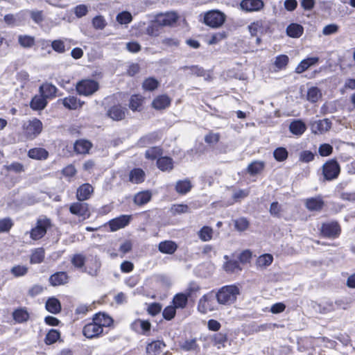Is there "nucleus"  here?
<instances>
[{
  "instance_id": "f257e3e1",
  "label": "nucleus",
  "mask_w": 355,
  "mask_h": 355,
  "mask_svg": "<svg viewBox=\"0 0 355 355\" xmlns=\"http://www.w3.org/2000/svg\"><path fill=\"white\" fill-rule=\"evenodd\" d=\"M240 294L239 288L234 285L221 287L215 294L219 304L230 305L234 303Z\"/></svg>"
},
{
  "instance_id": "f03ea898",
  "label": "nucleus",
  "mask_w": 355,
  "mask_h": 355,
  "mask_svg": "<svg viewBox=\"0 0 355 355\" xmlns=\"http://www.w3.org/2000/svg\"><path fill=\"white\" fill-rule=\"evenodd\" d=\"M51 227V219L46 216H41L37 220L35 227L30 231V237L35 241L39 240L45 236L47 230Z\"/></svg>"
},
{
  "instance_id": "7ed1b4c3",
  "label": "nucleus",
  "mask_w": 355,
  "mask_h": 355,
  "mask_svg": "<svg viewBox=\"0 0 355 355\" xmlns=\"http://www.w3.org/2000/svg\"><path fill=\"white\" fill-rule=\"evenodd\" d=\"M226 19L225 15L218 10H211L204 14L203 22L208 26L217 28L223 26Z\"/></svg>"
},
{
  "instance_id": "20e7f679",
  "label": "nucleus",
  "mask_w": 355,
  "mask_h": 355,
  "mask_svg": "<svg viewBox=\"0 0 355 355\" xmlns=\"http://www.w3.org/2000/svg\"><path fill=\"white\" fill-rule=\"evenodd\" d=\"M216 295L213 292H209L204 295L198 304V310L201 313L205 314L209 311L217 310V304L215 302Z\"/></svg>"
},
{
  "instance_id": "39448f33",
  "label": "nucleus",
  "mask_w": 355,
  "mask_h": 355,
  "mask_svg": "<svg viewBox=\"0 0 355 355\" xmlns=\"http://www.w3.org/2000/svg\"><path fill=\"white\" fill-rule=\"evenodd\" d=\"M42 123L37 119H33L30 120L23 125V130L25 136L28 139H34L42 130Z\"/></svg>"
},
{
  "instance_id": "423d86ee",
  "label": "nucleus",
  "mask_w": 355,
  "mask_h": 355,
  "mask_svg": "<svg viewBox=\"0 0 355 355\" xmlns=\"http://www.w3.org/2000/svg\"><path fill=\"white\" fill-rule=\"evenodd\" d=\"M69 209L71 214L78 217L80 221L85 220L90 216L89 205L83 201L71 203Z\"/></svg>"
},
{
  "instance_id": "0eeeda50",
  "label": "nucleus",
  "mask_w": 355,
  "mask_h": 355,
  "mask_svg": "<svg viewBox=\"0 0 355 355\" xmlns=\"http://www.w3.org/2000/svg\"><path fill=\"white\" fill-rule=\"evenodd\" d=\"M76 88L80 95L90 96L98 90V83L94 80H82L76 84Z\"/></svg>"
},
{
  "instance_id": "6e6552de",
  "label": "nucleus",
  "mask_w": 355,
  "mask_h": 355,
  "mask_svg": "<svg viewBox=\"0 0 355 355\" xmlns=\"http://www.w3.org/2000/svg\"><path fill=\"white\" fill-rule=\"evenodd\" d=\"M340 172L339 164L335 159L327 162L322 166V174L326 180L336 179Z\"/></svg>"
},
{
  "instance_id": "1a4fd4ad",
  "label": "nucleus",
  "mask_w": 355,
  "mask_h": 355,
  "mask_svg": "<svg viewBox=\"0 0 355 355\" xmlns=\"http://www.w3.org/2000/svg\"><path fill=\"white\" fill-rule=\"evenodd\" d=\"M320 232L324 237L335 239L340 234L341 228L337 222H329L322 225Z\"/></svg>"
},
{
  "instance_id": "9d476101",
  "label": "nucleus",
  "mask_w": 355,
  "mask_h": 355,
  "mask_svg": "<svg viewBox=\"0 0 355 355\" xmlns=\"http://www.w3.org/2000/svg\"><path fill=\"white\" fill-rule=\"evenodd\" d=\"M331 122L328 119L315 120L310 122L311 132L315 135H322L330 130Z\"/></svg>"
},
{
  "instance_id": "9b49d317",
  "label": "nucleus",
  "mask_w": 355,
  "mask_h": 355,
  "mask_svg": "<svg viewBox=\"0 0 355 355\" xmlns=\"http://www.w3.org/2000/svg\"><path fill=\"white\" fill-rule=\"evenodd\" d=\"M239 6L245 12H258L263 8L264 3L262 0H242Z\"/></svg>"
},
{
  "instance_id": "f8f14e48",
  "label": "nucleus",
  "mask_w": 355,
  "mask_h": 355,
  "mask_svg": "<svg viewBox=\"0 0 355 355\" xmlns=\"http://www.w3.org/2000/svg\"><path fill=\"white\" fill-rule=\"evenodd\" d=\"M102 332L103 328L94 319L93 322L86 324L83 330L84 336L88 338L98 336Z\"/></svg>"
},
{
  "instance_id": "ddd939ff",
  "label": "nucleus",
  "mask_w": 355,
  "mask_h": 355,
  "mask_svg": "<svg viewBox=\"0 0 355 355\" xmlns=\"http://www.w3.org/2000/svg\"><path fill=\"white\" fill-rule=\"evenodd\" d=\"M199 290L198 286L194 285L193 287H190L187 295L183 293L177 294L173 298V304L175 309H183L186 306L188 301V297L191 295L193 291H197Z\"/></svg>"
},
{
  "instance_id": "4468645a",
  "label": "nucleus",
  "mask_w": 355,
  "mask_h": 355,
  "mask_svg": "<svg viewBox=\"0 0 355 355\" xmlns=\"http://www.w3.org/2000/svg\"><path fill=\"white\" fill-rule=\"evenodd\" d=\"M155 18L157 19L158 24H160L162 27H164L169 26L175 24L178 19V16L175 12H169L159 14Z\"/></svg>"
},
{
  "instance_id": "2eb2a0df",
  "label": "nucleus",
  "mask_w": 355,
  "mask_h": 355,
  "mask_svg": "<svg viewBox=\"0 0 355 355\" xmlns=\"http://www.w3.org/2000/svg\"><path fill=\"white\" fill-rule=\"evenodd\" d=\"M94 193V187L89 183L80 185L76 191V198L78 201H85L90 198Z\"/></svg>"
},
{
  "instance_id": "dca6fc26",
  "label": "nucleus",
  "mask_w": 355,
  "mask_h": 355,
  "mask_svg": "<svg viewBox=\"0 0 355 355\" xmlns=\"http://www.w3.org/2000/svg\"><path fill=\"white\" fill-rule=\"evenodd\" d=\"M130 220V216L121 215L115 218L109 222V226L111 231L114 232L119 229L125 227L128 225Z\"/></svg>"
},
{
  "instance_id": "f3484780",
  "label": "nucleus",
  "mask_w": 355,
  "mask_h": 355,
  "mask_svg": "<svg viewBox=\"0 0 355 355\" xmlns=\"http://www.w3.org/2000/svg\"><path fill=\"white\" fill-rule=\"evenodd\" d=\"M268 27V24L266 21L260 19L251 23L248 28L252 36H256L258 33H266Z\"/></svg>"
},
{
  "instance_id": "a211bd4d",
  "label": "nucleus",
  "mask_w": 355,
  "mask_h": 355,
  "mask_svg": "<svg viewBox=\"0 0 355 355\" xmlns=\"http://www.w3.org/2000/svg\"><path fill=\"white\" fill-rule=\"evenodd\" d=\"M49 280L51 286H58L67 284L69 276L66 272H57L51 275Z\"/></svg>"
},
{
  "instance_id": "6ab92c4d",
  "label": "nucleus",
  "mask_w": 355,
  "mask_h": 355,
  "mask_svg": "<svg viewBox=\"0 0 355 355\" xmlns=\"http://www.w3.org/2000/svg\"><path fill=\"white\" fill-rule=\"evenodd\" d=\"M324 205V202L320 196L307 198L305 201V206L306 209L311 211H320L322 210Z\"/></svg>"
},
{
  "instance_id": "aec40b11",
  "label": "nucleus",
  "mask_w": 355,
  "mask_h": 355,
  "mask_svg": "<svg viewBox=\"0 0 355 355\" xmlns=\"http://www.w3.org/2000/svg\"><path fill=\"white\" fill-rule=\"evenodd\" d=\"M180 348L185 352H198L200 347L196 338L186 339L179 343Z\"/></svg>"
},
{
  "instance_id": "412c9836",
  "label": "nucleus",
  "mask_w": 355,
  "mask_h": 355,
  "mask_svg": "<svg viewBox=\"0 0 355 355\" xmlns=\"http://www.w3.org/2000/svg\"><path fill=\"white\" fill-rule=\"evenodd\" d=\"M319 61L318 57H311L302 60L295 68L297 73H302L308 69L310 67L316 64Z\"/></svg>"
},
{
  "instance_id": "4be33fe9",
  "label": "nucleus",
  "mask_w": 355,
  "mask_h": 355,
  "mask_svg": "<svg viewBox=\"0 0 355 355\" xmlns=\"http://www.w3.org/2000/svg\"><path fill=\"white\" fill-rule=\"evenodd\" d=\"M165 347V343L162 340L153 341L146 346V352L150 355H157Z\"/></svg>"
},
{
  "instance_id": "5701e85b",
  "label": "nucleus",
  "mask_w": 355,
  "mask_h": 355,
  "mask_svg": "<svg viewBox=\"0 0 355 355\" xmlns=\"http://www.w3.org/2000/svg\"><path fill=\"white\" fill-rule=\"evenodd\" d=\"M178 248L177 244L172 241H162L158 245V250L164 254H172Z\"/></svg>"
},
{
  "instance_id": "b1692460",
  "label": "nucleus",
  "mask_w": 355,
  "mask_h": 355,
  "mask_svg": "<svg viewBox=\"0 0 355 355\" xmlns=\"http://www.w3.org/2000/svg\"><path fill=\"white\" fill-rule=\"evenodd\" d=\"M56 92V87L50 83H44L40 87V93L46 99L55 97Z\"/></svg>"
},
{
  "instance_id": "393cba45",
  "label": "nucleus",
  "mask_w": 355,
  "mask_h": 355,
  "mask_svg": "<svg viewBox=\"0 0 355 355\" xmlns=\"http://www.w3.org/2000/svg\"><path fill=\"white\" fill-rule=\"evenodd\" d=\"M60 101L62 102L64 107L69 110H76L83 105V103L75 96H70L60 100Z\"/></svg>"
},
{
  "instance_id": "a878e982",
  "label": "nucleus",
  "mask_w": 355,
  "mask_h": 355,
  "mask_svg": "<svg viewBox=\"0 0 355 355\" xmlns=\"http://www.w3.org/2000/svg\"><path fill=\"white\" fill-rule=\"evenodd\" d=\"M289 130L293 135L300 136L306 130V125L302 120H295L290 123Z\"/></svg>"
},
{
  "instance_id": "bb28decb",
  "label": "nucleus",
  "mask_w": 355,
  "mask_h": 355,
  "mask_svg": "<svg viewBox=\"0 0 355 355\" xmlns=\"http://www.w3.org/2000/svg\"><path fill=\"white\" fill-rule=\"evenodd\" d=\"M146 174L141 168H134L130 171L129 180L133 184H140L145 180Z\"/></svg>"
},
{
  "instance_id": "cd10ccee",
  "label": "nucleus",
  "mask_w": 355,
  "mask_h": 355,
  "mask_svg": "<svg viewBox=\"0 0 355 355\" xmlns=\"http://www.w3.org/2000/svg\"><path fill=\"white\" fill-rule=\"evenodd\" d=\"M170 103L171 99L168 96L160 95L153 100L152 105L156 110H162L168 107Z\"/></svg>"
},
{
  "instance_id": "c85d7f7f",
  "label": "nucleus",
  "mask_w": 355,
  "mask_h": 355,
  "mask_svg": "<svg viewBox=\"0 0 355 355\" xmlns=\"http://www.w3.org/2000/svg\"><path fill=\"white\" fill-rule=\"evenodd\" d=\"M92 144L90 141L85 139H80L74 144V150L78 154H86L92 148Z\"/></svg>"
},
{
  "instance_id": "c756f323",
  "label": "nucleus",
  "mask_w": 355,
  "mask_h": 355,
  "mask_svg": "<svg viewBox=\"0 0 355 355\" xmlns=\"http://www.w3.org/2000/svg\"><path fill=\"white\" fill-rule=\"evenodd\" d=\"M45 258V250L43 248H35L32 250L30 257V263L31 264H37L43 262Z\"/></svg>"
},
{
  "instance_id": "7c9ffc66",
  "label": "nucleus",
  "mask_w": 355,
  "mask_h": 355,
  "mask_svg": "<svg viewBox=\"0 0 355 355\" xmlns=\"http://www.w3.org/2000/svg\"><path fill=\"white\" fill-rule=\"evenodd\" d=\"M157 166L162 171H170L173 168V162L169 157H161L157 160Z\"/></svg>"
},
{
  "instance_id": "2f4dec72",
  "label": "nucleus",
  "mask_w": 355,
  "mask_h": 355,
  "mask_svg": "<svg viewBox=\"0 0 355 355\" xmlns=\"http://www.w3.org/2000/svg\"><path fill=\"white\" fill-rule=\"evenodd\" d=\"M45 307L49 312L53 314H57L61 311V304L60 301L54 297L47 300Z\"/></svg>"
},
{
  "instance_id": "473e14b6",
  "label": "nucleus",
  "mask_w": 355,
  "mask_h": 355,
  "mask_svg": "<svg viewBox=\"0 0 355 355\" xmlns=\"http://www.w3.org/2000/svg\"><path fill=\"white\" fill-rule=\"evenodd\" d=\"M125 109L121 106H114L107 112V115L114 121H120L125 118Z\"/></svg>"
},
{
  "instance_id": "72a5a7b5",
  "label": "nucleus",
  "mask_w": 355,
  "mask_h": 355,
  "mask_svg": "<svg viewBox=\"0 0 355 355\" xmlns=\"http://www.w3.org/2000/svg\"><path fill=\"white\" fill-rule=\"evenodd\" d=\"M48 155V152L42 148H32L28 152V157L34 159H45L47 158Z\"/></svg>"
},
{
  "instance_id": "f704fd0d",
  "label": "nucleus",
  "mask_w": 355,
  "mask_h": 355,
  "mask_svg": "<svg viewBox=\"0 0 355 355\" xmlns=\"http://www.w3.org/2000/svg\"><path fill=\"white\" fill-rule=\"evenodd\" d=\"M322 98L321 90L317 87H311L307 91L306 99L309 102L314 103L318 102Z\"/></svg>"
},
{
  "instance_id": "c9c22d12",
  "label": "nucleus",
  "mask_w": 355,
  "mask_h": 355,
  "mask_svg": "<svg viewBox=\"0 0 355 355\" xmlns=\"http://www.w3.org/2000/svg\"><path fill=\"white\" fill-rule=\"evenodd\" d=\"M46 99L41 94L33 98L31 101V107L35 110H41L46 107Z\"/></svg>"
},
{
  "instance_id": "e433bc0d",
  "label": "nucleus",
  "mask_w": 355,
  "mask_h": 355,
  "mask_svg": "<svg viewBox=\"0 0 355 355\" xmlns=\"http://www.w3.org/2000/svg\"><path fill=\"white\" fill-rule=\"evenodd\" d=\"M162 26L158 24L157 19L155 18L151 21L146 28V33L151 37H157L161 33Z\"/></svg>"
},
{
  "instance_id": "4c0bfd02",
  "label": "nucleus",
  "mask_w": 355,
  "mask_h": 355,
  "mask_svg": "<svg viewBox=\"0 0 355 355\" xmlns=\"http://www.w3.org/2000/svg\"><path fill=\"white\" fill-rule=\"evenodd\" d=\"M303 27L297 24H291L286 28L287 35L289 37L297 38L303 33Z\"/></svg>"
},
{
  "instance_id": "58836bf2",
  "label": "nucleus",
  "mask_w": 355,
  "mask_h": 355,
  "mask_svg": "<svg viewBox=\"0 0 355 355\" xmlns=\"http://www.w3.org/2000/svg\"><path fill=\"white\" fill-rule=\"evenodd\" d=\"M13 319L19 323L26 322L29 318V313L26 309L21 308L16 309L12 313Z\"/></svg>"
},
{
  "instance_id": "ea45409f",
  "label": "nucleus",
  "mask_w": 355,
  "mask_h": 355,
  "mask_svg": "<svg viewBox=\"0 0 355 355\" xmlns=\"http://www.w3.org/2000/svg\"><path fill=\"white\" fill-rule=\"evenodd\" d=\"M264 166L265 164L263 162L254 161L248 165L247 171L248 173H250L252 175H254L261 172L263 170Z\"/></svg>"
},
{
  "instance_id": "a19ab883",
  "label": "nucleus",
  "mask_w": 355,
  "mask_h": 355,
  "mask_svg": "<svg viewBox=\"0 0 355 355\" xmlns=\"http://www.w3.org/2000/svg\"><path fill=\"white\" fill-rule=\"evenodd\" d=\"M151 193L149 191H142L137 193L134 197V202L138 205H143L150 201Z\"/></svg>"
},
{
  "instance_id": "79ce46f5",
  "label": "nucleus",
  "mask_w": 355,
  "mask_h": 355,
  "mask_svg": "<svg viewBox=\"0 0 355 355\" xmlns=\"http://www.w3.org/2000/svg\"><path fill=\"white\" fill-rule=\"evenodd\" d=\"M214 230L208 226L202 227L198 233V237L202 241H209L212 239Z\"/></svg>"
},
{
  "instance_id": "37998d69",
  "label": "nucleus",
  "mask_w": 355,
  "mask_h": 355,
  "mask_svg": "<svg viewBox=\"0 0 355 355\" xmlns=\"http://www.w3.org/2000/svg\"><path fill=\"white\" fill-rule=\"evenodd\" d=\"M191 189V184L189 180H180L177 182L175 189L178 193L185 194Z\"/></svg>"
},
{
  "instance_id": "c03bdc74",
  "label": "nucleus",
  "mask_w": 355,
  "mask_h": 355,
  "mask_svg": "<svg viewBox=\"0 0 355 355\" xmlns=\"http://www.w3.org/2000/svg\"><path fill=\"white\" fill-rule=\"evenodd\" d=\"M162 155V149L159 146L151 147L145 153V157L148 159L155 160Z\"/></svg>"
},
{
  "instance_id": "a18cd8bd",
  "label": "nucleus",
  "mask_w": 355,
  "mask_h": 355,
  "mask_svg": "<svg viewBox=\"0 0 355 355\" xmlns=\"http://www.w3.org/2000/svg\"><path fill=\"white\" fill-rule=\"evenodd\" d=\"M144 101V98L140 95H132L130 100L129 107L132 111H139Z\"/></svg>"
},
{
  "instance_id": "49530a36",
  "label": "nucleus",
  "mask_w": 355,
  "mask_h": 355,
  "mask_svg": "<svg viewBox=\"0 0 355 355\" xmlns=\"http://www.w3.org/2000/svg\"><path fill=\"white\" fill-rule=\"evenodd\" d=\"M18 42L24 48H31L35 44V38L33 36L21 35L18 37Z\"/></svg>"
},
{
  "instance_id": "de8ad7c7",
  "label": "nucleus",
  "mask_w": 355,
  "mask_h": 355,
  "mask_svg": "<svg viewBox=\"0 0 355 355\" xmlns=\"http://www.w3.org/2000/svg\"><path fill=\"white\" fill-rule=\"evenodd\" d=\"M85 260V256L83 254H76L72 257L71 262L76 268H83Z\"/></svg>"
},
{
  "instance_id": "09e8293b",
  "label": "nucleus",
  "mask_w": 355,
  "mask_h": 355,
  "mask_svg": "<svg viewBox=\"0 0 355 355\" xmlns=\"http://www.w3.org/2000/svg\"><path fill=\"white\" fill-rule=\"evenodd\" d=\"M94 320L101 324V327L109 326L112 322V319L104 313H98L94 316Z\"/></svg>"
},
{
  "instance_id": "8fccbe9b",
  "label": "nucleus",
  "mask_w": 355,
  "mask_h": 355,
  "mask_svg": "<svg viewBox=\"0 0 355 355\" xmlns=\"http://www.w3.org/2000/svg\"><path fill=\"white\" fill-rule=\"evenodd\" d=\"M289 61V58L286 55H279L276 57L275 60V66L278 69L281 70L285 69L286 65L288 64Z\"/></svg>"
},
{
  "instance_id": "3c124183",
  "label": "nucleus",
  "mask_w": 355,
  "mask_h": 355,
  "mask_svg": "<svg viewBox=\"0 0 355 355\" xmlns=\"http://www.w3.org/2000/svg\"><path fill=\"white\" fill-rule=\"evenodd\" d=\"M272 261H273V257L271 254H265L260 256L257 259V263L259 267L265 268L266 266H270L272 263Z\"/></svg>"
},
{
  "instance_id": "603ef678",
  "label": "nucleus",
  "mask_w": 355,
  "mask_h": 355,
  "mask_svg": "<svg viewBox=\"0 0 355 355\" xmlns=\"http://www.w3.org/2000/svg\"><path fill=\"white\" fill-rule=\"evenodd\" d=\"M60 338V333L55 329L50 330L46 336L45 343L51 345L55 343Z\"/></svg>"
},
{
  "instance_id": "864d4df0",
  "label": "nucleus",
  "mask_w": 355,
  "mask_h": 355,
  "mask_svg": "<svg viewBox=\"0 0 355 355\" xmlns=\"http://www.w3.org/2000/svg\"><path fill=\"white\" fill-rule=\"evenodd\" d=\"M28 271V267L21 265L15 266L10 270L11 273L16 277L24 276L27 274Z\"/></svg>"
},
{
  "instance_id": "5fc2aeb1",
  "label": "nucleus",
  "mask_w": 355,
  "mask_h": 355,
  "mask_svg": "<svg viewBox=\"0 0 355 355\" xmlns=\"http://www.w3.org/2000/svg\"><path fill=\"white\" fill-rule=\"evenodd\" d=\"M273 155L277 161L282 162L288 157V151L285 148L279 147L275 150Z\"/></svg>"
},
{
  "instance_id": "6e6d98bb",
  "label": "nucleus",
  "mask_w": 355,
  "mask_h": 355,
  "mask_svg": "<svg viewBox=\"0 0 355 355\" xmlns=\"http://www.w3.org/2000/svg\"><path fill=\"white\" fill-rule=\"evenodd\" d=\"M340 306H341L340 301H336L335 302H327L324 304V306L322 307V310H320V312L323 313L331 312V311H335Z\"/></svg>"
},
{
  "instance_id": "4d7b16f0",
  "label": "nucleus",
  "mask_w": 355,
  "mask_h": 355,
  "mask_svg": "<svg viewBox=\"0 0 355 355\" xmlns=\"http://www.w3.org/2000/svg\"><path fill=\"white\" fill-rule=\"evenodd\" d=\"M132 17L128 12L123 11L116 16V21L121 24H128L131 22Z\"/></svg>"
},
{
  "instance_id": "13d9d810",
  "label": "nucleus",
  "mask_w": 355,
  "mask_h": 355,
  "mask_svg": "<svg viewBox=\"0 0 355 355\" xmlns=\"http://www.w3.org/2000/svg\"><path fill=\"white\" fill-rule=\"evenodd\" d=\"M158 81L153 78H146L143 83V88L145 90L153 91L158 86Z\"/></svg>"
},
{
  "instance_id": "bf43d9fd",
  "label": "nucleus",
  "mask_w": 355,
  "mask_h": 355,
  "mask_svg": "<svg viewBox=\"0 0 355 355\" xmlns=\"http://www.w3.org/2000/svg\"><path fill=\"white\" fill-rule=\"evenodd\" d=\"M101 268V263L97 259H95L92 267L84 268L83 271L87 272L92 277H96L98 274Z\"/></svg>"
},
{
  "instance_id": "052dcab7",
  "label": "nucleus",
  "mask_w": 355,
  "mask_h": 355,
  "mask_svg": "<svg viewBox=\"0 0 355 355\" xmlns=\"http://www.w3.org/2000/svg\"><path fill=\"white\" fill-rule=\"evenodd\" d=\"M189 211L188 205L184 204L173 205L171 208V211L173 215L187 213Z\"/></svg>"
},
{
  "instance_id": "680f3d73",
  "label": "nucleus",
  "mask_w": 355,
  "mask_h": 355,
  "mask_svg": "<svg viewBox=\"0 0 355 355\" xmlns=\"http://www.w3.org/2000/svg\"><path fill=\"white\" fill-rule=\"evenodd\" d=\"M227 37V33L225 31L216 33L211 35L210 39L208 40L207 43L209 45H213L218 43L219 42L222 41Z\"/></svg>"
},
{
  "instance_id": "e2e57ef3",
  "label": "nucleus",
  "mask_w": 355,
  "mask_h": 355,
  "mask_svg": "<svg viewBox=\"0 0 355 355\" xmlns=\"http://www.w3.org/2000/svg\"><path fill=\"white\" fill-rule=\"evenodd\" d=\"M333 153V147L329 144H322L318 148V153L322 157H327Z\"/></svg>"
},
{
  "instance_id": "0e129e2a",
  "label": "nucleus",
  "mask_w": 355,
  "mask_h": 355,
  "mask_svg": "<svg viewBox=\"0 0 355 355\" xmlns=\"http://www.w3.org/2000/svg\"><path fill=\"white\" fill-rule=\"evenodd\" d=\"M315 154L310 150H303L300 153L299 160L302 162L308 163L314 159Z\"/></svg>"
},
{
  "instance_id": "69168bd1",
  "label": "nucleus",
  "mask_w": 355,
  "mask_h": 355,
  "mask_svg": "<svg viewBox=\"0 0 355 355\" xmlns=\"http://www.w3.org/2000/svg\"><path fill=\"white\" fill-rule=\"evenodd\" d=\"M92 24L96 29L102 30L106 26V21L103 16L98 15L93 19Z\"/></svg>"
},
{
  "instance_id": "338daca9",
  "label": "nucleus",
  "mask_w": 355,
  "mask_h": 355,
  "mask_svg": "<svg viewBox=\"0 0 355 355\" xmlns=\"http://www.w3.org/2000/svg\"><path fill=\"white\" fill-rule=\"evenodd\" d=\"M250 193L249 189H239L234 191L232 198L234 201L238 202L246 198Z\"/></svg>"
},
{
  "instance_id": "774afa93",
  "label": "nucleus",
  "mask_w": 355,
  "mask_h": 355,
  "mask_svg": "<svg viewBox=\"0 0 355 355\" xmlns=\"http://www.w3.org/2000/svg\"><path fill=\"white\" fill-rule=\"evenodd\" d=\"M248 227L249 222L245 218H240L235 220V228L239 231H245Z\"/></svg>"
}]
</instances>
